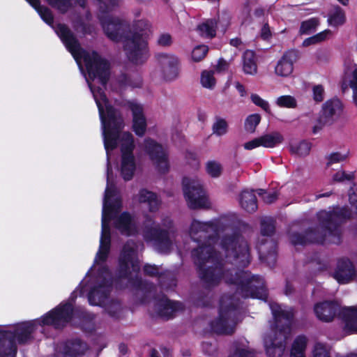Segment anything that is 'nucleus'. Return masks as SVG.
<instances>
[{"mask_svg":"<svg viewBox=\"0 0 357 357\" xmlns=\"http://www.w3.org/2000/svg\"><path fill=\"white\" fill-rule=\"evenodd\" d=\"M51 26L71 53L84 74L98 108L101 121L107 161L101 236L94 264L78 289H81L80 296L89 291L88 299L91 305H105L113 284L109 271L103 265L110 248L109 222L113 220L115 227L123 234L130 236L137 232L135 222L129 213H123L119 215L121 200L112 181L110 152L120 146L121 174L124 180H130L136 170V161L133 155L134 139L130 132H121L123 127V120L119 112L109 104L102 91L109 75L108 62L94 52L89 53L83 50L66 26Z\"/></svg>","mask_w":357,"mask_h":357,"instance_id":"f257e3e1","label":"nucleus"},{"mask_svg":"<svg viewBox=\"0 0 357 357\" xmlns=\"http://www.w3.org/2000/svg\"><path fill=\"white\" fill-rule=\"evenodd\" d=\"M215 231L214 226L208 222L192 221L190 235L195 241L202 242L199 248L192 251V256L199 268L203 281L208 287H213L222 281L228 284L235 283L243 297L265 300L267 298L264 282L259 276H251L244 271H235L236 280L229 277L231 273L222 264V256L227 261L244 267L250 263L248 243L236 234L225 236L219 240L211 236Z\"/></svg>","mask_w":357,"mask_h":357,"instance_id":"f03ea898","label":"nucleus"},{"mask_svg":"<svg viewBox=\"0 0 357 357\" xmlns=\"http://www.w3.org/2000/svg\"><path fill=\"white\" fill-rule=\"evenodd\" d=\"M102 14L99 19L106 36L112 40L123 43L124 50L128 59L138 64L143 63L148 58L146 37L151 33L150 22L141 19L133 22L132 31L123 36L126 23L119 18L112 17L105 13L118 6L121 0H99Z\"/></svg>","mask_w":357,"mask_h":357,"instance_id":"7ed1b4c3","label":"nucleus"},{"mask_svg":"<svg viewBox=\"0 0 357 357\" xmlns=\"http://www.w3.org/2000/svg\"><path fill=\"white\" fill-rule=\"evenodd\" d=\"M73 307L70 303L60 305L38 320L19 324L14 331L6 332L4 339L0 342V357H15L17 343L26 342L37 325H52L55 328L63 327L72 316Z\"/></svg>","mask_w":357,"mask_h":357,"instance_id":"20e7f679","label":"nucleus"},{"mask_svg":"<svg viewBox=\"0 0 357 357\" xmlns=\"http://www.w3.org/2000/svg\"><path fill=\"white\" fill-rule=\"evenodd\" d=\"M270 308L275 320V327L264 338V347L269 357H280L284 351V341L290 332L293 317L291 308L278 303H270Z\"/></svg>","mask_w":357,"mask_h":357,"instance_id":"39448f33","label":"nucleus"},{"mask_svg":"<svg viewBox=\"0 0 357 357\" xmlns=\"http://www.w3.org/2000/svg\"><path fill=\"white\" fill-rule=\"evenodd\" d=\"M171 226L172 221L169 219L163 221L162 227L165 228L162 229L151 218H146L142 235L156 250L161 253H167L170 250L172 242L169 233L166 229H170Z\"/></svg>","mask_w":357,"mask_h":357,"instance_id":"423d86ee","label":"nucleus"},{"mask_svg":"<svg viewBox=\"0 0 357 357\" xmlns=\"http://www.w3.org/2000/svg\"><path fill=\"white\" fill-rule=\"evenodd\" d=\"M185 199L190 208H206L209 202L200 180L195 176H185L182 181Z\"/></svg>","mask_w":357,"mask_h":357,"instance_id":"0eeeda50","label":"nucleus"},{"mask_svg":"<svg viewBox=\"0 0 357 357\" xmlns=\"http://www.w3.org/2000/svg\"><path fill=\"white\" fill-rule=\"evenodd\" d=\"M142 149L149 155L158 173L166 174L169 172L170 165L168 153L165 147L154 140L147 138L144 140Z\"/></svg>","mask_w":357,"mask_h":357,"instance_id":"6e6552de","label":"nucleus"},{"mask_svg":"<svg viewBox=\"0 0 357 357\" xmlns=\"http://www.w3.org/2000/svg\"><path fill=\"white\" fill-rule=\"evenodd\" d=\"M121 277H127L139 269V260L137 256V245L133 242H128L123 248L119 258Z\"/></svg>","mask_w":357,"mask_h":357,"instance_id":"1a4fd4ad","label":"nucleus"},{"mask_svg":"<svg viewBox=\"0 0 357 357\" xmlns=\"http://www.w3.org/2000/svg\"><path fill=\"white\" fill-rule=\"evenodd\" d=\"M157 61L161 66L164 78L171 81L178 77L179 74V59L173 54H158L156 56Z\"/></svg>","mask_w":357,"mask_h":357,"instance_id":"9d476101","label":"nucleus"},{"mask_svg":"<svg viewBox=\"0 0 357 357\" xmlns=\"http://www.w3.org/2000/svg\"><path fill=\"white\" fill-rule=\"evenodd\" d=\"M234 314L231 307L224 309L222 305L220 312V319L212 323V329L220 334H230L233 333L236 322L232 318Z\"/></svg>","mask_w":357,"mask_h":357,"instance_id":"9b49d317","label":"nucleus"},{"mask_svg":"<svg viewBox=\"0 0 357 357\" xmlns=\"http://www.w3.org/2000/svg\"><path fill=\"white\" fill-rule=\"evenodd\" d=\"M351 213L346 208H337L333 211H321L317 214V218L321 227H326L331 230V226L337 228V225L344 218H349Z\"/></svg>","mask_w":357,"mask_h":357,"instance_id":"f8f14e48","label":"nucleus"},{"mask_svg":"<svg viewBox=\"0 0 357 357\" xmlns=\"http://www.w3.org/2000/svg\"><path fill=\"white\" fill-rule=\"evenodd\" d=\"M298 59V53L295 50L286 52L278 60L275 73L278 76L282 77H289L294 71V64Z\"/></svg>","mask_w":357,"mask_h":357,"instance_id":"ddd939ff","label":"nucleus"},{"mask_svg":"<svg viewBox=\"0 0 357 357\" xmlns=\"http://www.w3.org/2000/svg\"><path fill=\"white\" fill-rule=\"evenodd\" d=\"M129 107L132 112V128L135 134L138 136H142L146 131V123L143 114V108L141 105L137 102H129Z\"/></svg>","mask_w":357,"mask_h":357,"instance_id":"4468645a","label":"nucleus"},{"mask_svg":"<svg viewBox=\"0 0 357 357\" xmlns=\"http://www.w3.org/2000/svg\"><path fill=\"white\" fill-rule=\"evenodd\" d=\"M355 271L351 262L348 259L338 261L337 269L334 273V278L340 284L348 283L352 280Z\"/></svg>","mask_w":357,"mask_h":357,"instance_id":"2eb2a0df","label":"nucleus"},{"mask_svg":"<svg viewBox=\"0 0 357 357\" xmlns=\"http://www.w3.org/2000/svg\"><path fill=\"white\" fill-rule=\"evenodd\" d=\"M342 105L339 99L334 98L326 101L322 107L321 116L325 122L332 123L339 118L342 113Z\"/></svg>","mask_w":357,"mask_h":357,"instance_id":"dca6fc26","label":"nucleus"},{"mask_svg":"<svg viewBox=\"0 0 357 357\" xmlns=\"http://www.w3.org/2000/svg\"><path fill=\"white\" fill-rule=\"evenodd\" d=\"M339 310V305L333 302H324L314 306V312L317 318L326 322L332 321Z\"/></svg>","mask_w":357,"mask_h":357,"instance_id":"f3484780","label":"nucleus"},{"mask_svg":"<svg viewBox=\"0 0 357 357\" xmlns=\"http://www.w3.org/2000/svg\"><path fill=\"white\" fill-rule=\"evenodd\" d=\"M344 321V330L349 333H357V307H344L342 309Z\"/></svg>","mask_w":357,"mask_h":357,"instance_id":"a211bd4d","label":"nucleus"},{"mask_svg":"<svg viewBox=\"0 0 357 357\" xmlns=\"http://www.w3.org/2000/svg\"><path fill=\"white\" fill-rule=\"evenodd\" d=\"M137 199L140 203L146 204L151 212H154L158 210L160 204V201L158 199L157 195L145 189H142L139 192Z\"/></svg>","mask_w":357,"mask_h":357,"instance_id":"6ab92c4d","label":"nucleus"},{"mask_svg":"<svg viewBox=\"0 0 357 357\" xmlns=\"http://www.w3.org/2000/svg\"><path fill=\"white\" fill-rule=\"evenodd\" d=\"M86 349V344L79 340L69 342L65 347L63 357H82Z\"/></svg>","mask_w":357,"mask_h":357,"instance_id":"aec40b11","label":"nucleus"},{"mask_svg":"<svg viewBox=\"0 0 357 357\" xmlns=\"http://www.w3.org/2000/svg\"><path fill=\"white\" fill-rule=\"evenodd\" d=\"M291 241L294 245H303L307 243H322L324 238L322 236H319L313 231H308L305 236L298 234H293L291 235Z\"/></svg>","mask_w":357,"mask_h":357,"instance_id":"412c9836","label":"nucleus"},{"mask_svg":"<svg viewBox=\"0 0 357 357\" xmlns=\"http://www.w3.org/2000/svg\"><path fill=\"white\" fill-rule=\"evenodd\" d=\"M240 204L248 212H254L257 208V199L253 191H243L240 197Z\"/></svg>","mask_w":357,"mask_h":357,"instance_id":"4be33fe9","label":"nucleus"},{"mask_svg":"<svg viewBox=\"0 0 357 357\" xmlns=\"http://www.w3.org/2000/svg\"><path fill=\"white\" fill-rule=\"evenodd\" d=\"M243 70L245 74L255 75L257 72V66L255 61V53L247 50L243 55Z\"/></svg>","mask_w":357,"mask_h":357,"instance_id":"5701e85b","label":"nucleus"},{"mask_svg":"<svg viewBox=\"0 0 357 357\" xmlns=\"http://www.w3.org/2000/svg\"><path fill=\"white\" fill-rule=\"evenodd\" d=\"M261 146L264 148H273L283 142V136L278 132L265 134L259 137Z\"/></svg>","mask_w":357,"mask_h":357,"instance_id":"b1692460","label":"nucleus"},{"mask_svg":"<svg viewBox=\"0 0 357 357\" xmlns=\"http://www.w3.org/2000/svg\"><path fill=\"white\" fill-rule=\"evenodd\" d=\"M217 27V23L214 20H208L197 26V31L202 37L211 38L215 36Z\"/></svg>","mask_w":357,"mask_h":357,"instance_id":"393cba45","label":"nucleus"},{"mask_svg":"<svg viewBox=\"0 0 357 357\" xmlns=\"http://www.w3.org/2000/svg\"><path fill=\"white\" fill-rule=\"evenodd\" d=\"M307 345V338L298 336L293 343L291 350V357H305V349Z\"/></svg>","mask_w":357,"mask_h":357,"instance_id":"a878e982","label":"nucleus"},{"mask_svg":"<svg viewBox=\"0 0 357 357\" xmlns=\"http://www.w3.org/2000/svg\"><path fill=\"white\" fill-rule=\"evenodd\" d=\"M160 305L162 309L160 311V314L163 317H170L174 312L181 309V304L178 302L169 301L164 298L161 301Z\"/></svg>","mask_w":357,"mask_h":357,"instance_id":"bb28decb","label":"nucleus"},{"mask_svg":"<svg viewBox=\"0 0 357 357\" xmlns=\"http://www.w3.org/2000/svg\"><path fill=\"white\" fill-rule=\"evenodd\" d=\"M328 23L331 26L342 25L345 22V15L343 10L340 8H334L330 13Z\"/></svg>","mask_w":357,"mask_h":357,"instance_id":"cd10ccee","label":"nucleus"},{"mask_svg":"<svg viewBox=\"0 0 357 357\" xmlns=\"http://www.w3.org/2000/svg\"><path fill=\"white\" fill-rule=\"evenodd\" d=\"M311 144L306 141H302L291 145V151L300 156H304L310 153Z\"/></svg>","mask_w":357,"mask_h":357,"instance_id":"c85d7f7f","label":"nucleus"},{"mask_svg":"<svg viewBox=\"0 0 357 357\" xmlns=\"http://www.w3.org/2000/svg\"><path fill=\"white\" fill-rule=\"evenodd\" d=\"M201 84L203 87L212 89L215 87L216 80L213 71L204 70L201 75Z\"/></svg>","mask_w":357,"mask_h":357,"instance_id":"c756f323","label":"nucleus"},{"mask_svg":"<svg viewBox=\"0 0 357 357\" xmlns=\"http://www.w3.org/2000/svg\"><path fill=\"white\" fill-rule=\"evenodd\" d=\"M213 133L217 136H222L228 131V123L222 118H217L213 125Z\"/></svg>","mask_w":357,"mask_h":357,"instance_id":"7c9ffc66","label":"nucleus"},{"mask_svg":"<svg viewBox=\"0 0 357 357\" xmlns=\"http://www.w3.org/2000/svg\"><path fill=\"white\" fill-rule=\"evenodd\" d=\"M331 35V32L329 30H325L322 32H320L319 33L313 36L312 37H310L308 38H306L303 42V47H307L311 45H314L318 43H320L324 40H326L327 38H328Z\"/></svg>","mask_w":357,"mask_h":357,"instance_id":"2f4dec72","label":"nucleus"},{"mask_svg":"<svg viewBox=\"0 0 357 357\" xmlns=\"http://www.w3.org/2000/svg\"><path fill=\"white\" fill-rule=\"evenodd\" d=\"M349 156V152L346 151L344 153L340 152H335L332 153L327 157L326 162V170L329 171L331 166H332L335 163H338L345 160Z\"/></svg>","mask_w":357,"mask_h":357,"instance_id":"473e14b6","label":"nucleus"},{"mask_svg":"<svg viewBox=\"0 0 357 357\" xmlns=\"http://www.w3.org/2000/svg\"><path fill=\"white\" fill-rule=\"evenodd\" d=\"M345 82H348V86L354 91H357V65H354L352 68L347 70L345 73Z\"/></svg>","mask_w":357,"mask_h":357,"instance_id":"72a5a7b5","label":"nucleus"},{"mask_svg":"<svg viewBox=\"0 0 357 357\" xmlns=\"http://www.w3.org/2000/svg\"><path fill=\"white\" fill-rule=\"evenodd\" d=\"M261 121V116L258 114L249 115L245 121V129L247 132L253 133Z\"/></svg>","mask_w":357,"mask_h":357,"instance_id":"f704fd0d","label":"nucleus"},{"mask_svg":"<svg viewBox=\"0 0 357 357\" xmlns=\"http://www.w3.org/2000/svg\"><path fill=\"white\" fill-rule=\"evenodd\" d=\"M275 103L280 107L295 108L297 106L296 98L289 95L278 97L275 100Z\"/></svg>","mask_w":357,"mask_h":357,"instance_id":"c9c22d12","label":"nucleus"},{"mask_svg":"<svg viewBox=\"0 0 357 357\" xmlns=\"http://www.w3.org/2000/svg\"><path fill=\"white\" fill-rule=\"evenodd\" d=\"M222 167L220 162L215 160H209L206 163V171L211 177H218L222 173Z\"/></svg>","mask_w":357,"mask_h":357,"instance_id":"e433bc0d","label":"nucleus"},{"mask_svg":"<svg viewBox=\"0 0 357 357\" xmlns=\"http://www.w3.org/2000/svg\"><path fill=\"white\" fill-rule=\"evenodd\" d=\"M318 24L319 22L315 18L304 21L301 23L299 32L301 34H310L315 31Z\"/></svg>","mask_w":357,"mask_h":357,"instance_id":"4c0bfd02","label":"nucleus"},{"mask_svg":"<svg viewBox=\"0 0 357 357\" xmlns=\"http://www.w3.org/2000/svg\"><path fill=\"white\" fill-rule=\"evenodd\" d=\"M50 5L61 13L67 12L73 6L70 0H46Z\"/></svg>","mask_w":357,"mask_h":357,"instance_id":"58836bf2","label":"nucleus"},{"mask_svg":"<svg viewBox=\"0 0 357 357\" xmlns=\"http://www.w3.org/2000/svg\"><path fill=\"white\" fill-rule=\"evenodd\" d=\"M333 181L340 182L344 181H351L354 178V172H345L342 169H339L333 174H331Z\"/></svg>","mask_w":357,"mask_h":357,"instance_id":"ea45409f","label":"nucleus"},{"mask_svg":"<svg viewBox=\"0 0 357 357\" xmlns=\"http://www.w3.org/2000/svg\"><path fill=\"white\" fill-rule=\"evenodd\" d=\"M273 220L271 218H264L261 220V234L263 236H270L274 231Z\"/></svg>","mask_w":357,"mask_h":357,"instance_id":"a19ab883","label":"nucleus"},{"mask_svg":"<svg viewBox=\"0 0 357 357\" xmlns=\"http://www.w3.org/2000/svg\"><path fill=\"white\" fill-rule=\"evenodd\" d=\"M208 52V47L206 45H198L195 47L192 52V59L194 61L198 62L204 58Z\"/></svg>","mask_w":357,"mask_h":357,"instance_id":"79ce46f5","label":"nucleus"},{"mask_svg":"<svg viewBox=\"0 0 357 357\" xmlns=\"http://www.w3.org/2000/svg\"><path fill=\"white\" fill-rule=\"evenodd\" d=\"M312 357H330L329 350L324 344L317 343L312 351Z\"/></svg>","mask_w":357,"mask_h":357,"instance_id":"37998d69","label":"nucleus"},{"mask_svg":"<svg viewBox=\"0 0 357 357\" xmlns=\"http://www.w3.org/2000/svg\"><path fill=\"white\" fill-rule=\"evenodd\" d=\"M250 98L252 102L257 106L261 107L262 109L266 111V112H270V107L268 102L261 98L259 95L256 93H252L250 96Z\"/></svg>","mask_w":357,"mask_h":357,"instance_id":"c03bdc74","label":"nucleus"},{"mask_svg":"<svg viewBox=\"0 0 357 357\" xmlns=\"http://www.w3.org/2000/svg\"><path fill=\"white\" fill-rule=\"evenodd\" d=\"M349 202L354 208V213L357 217V185H354L350 190Z\"/></svg>","mask_w":357,"mask_h":357,"instance_id":"a18cd8bd","label":"nucleus"},{"mask_svg":"<svg viewBox=\"0 0 357 357\" xmlns=\"http://www.w3.org/2000/svg\"><path fill=\"white\" fill-rule=\"evenodd\" d=\"M313 99L316 102H321L324 98V89L321 85H316L312 88Z\"/></svg>","mask_w":357,"mask_h":357,"instance_id":"49530a36","label":"nucleus"},{"mask_svg":"<svg viewBox=\"0 0 357 357\" xmlns=\"http://www.w3.org/2000/svg\"><path fill=\"white\" fill-rule=\"evenodd\" d=\"M257 193L262 196L263 199L265 202L271 204L277 199V193L275 192H266L264 190L260 189L257 190Z\"/></svg>","mask_w":357,"mask_h":357,"instance_id":"de8ad7c7","label":"nucleus"},{"mask_svg":"<svg viewBox=\"0 0 357 357\" xmlns=\"http://www.w3.org/2000/svg\"><path fill=\"white\" fill-rule=\"evenodd\" d=\"M260 137L255 138L243 144V147L246 150H252L257 147L261 146Z\"/></svg>","mask_w":357,"mask_h":357,"instance_id":"09e8293b","label":"nucleus"},{"mask_svg":"<svg viewBox=\"0 0 357 357\" xmlns=\"http://www.w3.org/2000/svg\"><path fill=\"white\" fill-rule=\"evenodd\" d=\"M252 351L245 349H237L230 357H254Z\"/></svg>","mask_w":357,"mask_h":357,"instance_id":"8fccbe9b","label":"nucleus"},{"mask_svg":"<svg viewBox=\"0 0 357 357\" xmlns=\"http://www.w3.org/2000/svg\"><path fill=\"white\" fill-rule=\"evenodd\" d=\"M327 123H331L330 122H325V119L323 116H320L315 124L312 126V132L316 135L319 133L324 127V126Z\"/></svg>","mask_w":357,"mask_h":357,"instance_id":"3c124183","label":"nucleus"},{"mask_svg":"<svg viewBox=\"0 0 357 357\" xmlns=\"http://www.w3.org/2000/svg\"><path fill=\"white\" fill-rule=\"evenodd\" d=\"M172 42V37L169 33H162L158 38V43L161 46H169Z\"/></svg>","mask_w":357,"mask_h":357,"instance_id":"603ef678","label":"nucleus"},{"mask_svg":"<svg viewBox=\"0 0 357 357\" xmlns=\"http://www.w3.org/2000/svg\"><path fill=\"white\" fill-rule=\"evenodd\" d=\"M271 31L269 26L267 24H265L260 31V36L264 40H268L271 37Z\"/></svg>","mask_w":357,"mask_h":357,"instance_id":"864d4df0","label":"nucleus"},{"mask_svg":"<svg viewBox=\"0 0 357 357\" xmlns=\"http://www.w3.org/2000/svg\"><path fill=\"white\" fill-rule=\"evenodd\" d=\"M145 273L149 275H155L159 273V269L154 265H146L144 267Z\"/></svg>","mask_w":357,"mask_h":357,"instance_id":"5fc2aeb1","label":"nucleus"},{"mask_svg":"<svg viewBox=\"0 0 357 357\" xmlns=\"http://www.w3.org/2000/svg\"><path fill=\"white\" fill-rule=\"evenodd\" d=\"M228 68L229 63L223 59H220L215 66V70L218 73H222L227 70Z\"/></svg>","mask_w":357,"mask_h":357,"instance_id":"6e6d98bb","label":"nucleus"},{"mask_svg":"<svg viewBox=\"0 0 357 357\" xmlns=\"http://www.w3.org/2000/svg\"><path fill=\"white\" fill-rule=\"evenodd\" d=\"M79 26L81 27V29H82V31L84 33H89V31H88V30L86 29L85 24H84L82 21H78L77 22H75V29H76L77 31H79Z\"/></svg>","mask_w":357,"mask_h":357,"instance_id":"4d7b16f0","label":"nucleus"},{"mask_svg":"<svg viewBox=\"0 0 357 357\" xmlns=\"http://www.w3.org/2000/svg\"><path fill=\"white\" fill-rule=\"evenodd\" d=\"M236 89L238 90V93H240L241 96L243 97L246 95V91L244 88V86L239 82L235 83Z\"/></svg>","mask_w":357,"mask_h":357,"instance_id":"13d9d810","label":"nucleus"},{"mask_svg":"<svg viewBox=\"0 0 357 357\" xmlns=\"http://www.w3.org/2000/svg\"><path fill=\"white\" fill-rule=\"evenodd\" d=\"M260 257L268 264L275 261V255L274 252H271L268 257H264L261 255Z\"/></svg>","mask_w":357,"mask_h":357,"instance_id":"bf43d9fd","label":"nucleus"},{"mask_svg":"<svg viewBox=\"0 0 357 357\" xmlns=\"http://www.w3.org/2000/svg\"><path fill=\"white\" fill-rule=\"evenodd\" d=\"M229 16H225L222 17L221 20H219V26H222V31H224L225 30V26H227L229 24Z\"/></svg>","mask_w":357,"mask_h":357,"instance_id":"052dcab7","label":"nucleus"},{"mask_svg":"<svg viewBox=\"0 0 357 357\" xmlns=\"http://www.w3.org/2000/svg\"><path fill=\"white\" fill-rule=\"evenodd\" d=\"M320 225V228H318V230L319 231L320 229L321 230V231L324 232V235H326V234H333V229H335L336 228H334V226L333 225H331V230L326 227H321V225L319 223Z\"/></svg>","mask_w":357,"mask_h":357,"instance_id":"680f3d73","label":"nucleus"},{"mask_svg":"<svg viewBox=\"0 0 357 357\" xmlns=\"http://www.w3.org/2000/svg\"><path fill=\"white\" fill-rule=\"evenodd\" d=\"M268 11L266 9L264 8H257L255 10V15L258 17H260L261 15H264Z\"/></svg>","mask_w":357,"mask_h":357,"instance_id":"e2e57ef3","label":"nucleus"},{"mask_svg":"<svg viewBox=\"0 0 357 357\" xmlns=\"http://www.w3.org/2000/svg\"><path fill=\"white\" fill-rule=\"evenodd\" d=\"M230 44L234 47H238L241 44V40L238 38H234L230 40Z\"/></svg>","mask_w":357,"mask_h":357,"instance_id":"0e129e2a","label":"nucleus"},{"mask_svg":"<svg viewBox=\"0 0 357 357\" xmlns=\"http://www.w3.org/2000/svg\"><path fill=\"white\" fill-rule=\"evenodd\" d=\"M243 15H245V20H243L242 21V23H243H243H245V22H246L247 19L250 17L249 12H248V10L245 11V12L243 13Z\"/></svg>","mask_w":357,"mask_h":357,"instance_id":"69168bd1","label":"nucleus"},{"mask_svg":"<svg viewBox=\"0 0 357 357\" xmlns=\"http://www.w3.org/2000/svg\"><path fill=\"white\" fill-rule=\"evenodd\" d=\"M81 7H84L85 5V0H75Z\"/></svg>","mask_w":357,"mask_h":357,"instance_id":"338daca9","label":"nucleus"},{"mask_svg":"<svg viewBox=\"0 0 357 357\" xmlns=\"http://www.w3.org/2000/svg\"><path fill=\"white\" fill-rule=\"evenodd\" d=\"M151 357H160L158 351L153 350L151 354Z\"/></svg>","mask_w":357,"mask_h":357,"instance_id":"774afa93","label":"nucleus"}]
</instances>
